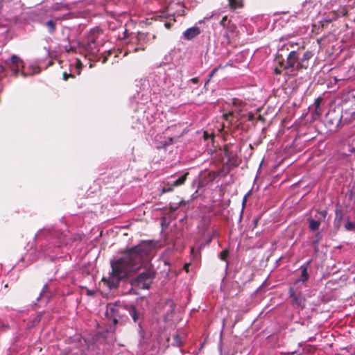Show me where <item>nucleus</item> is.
<instances>
[{"mask_svg":"<svg viewBox=\"0 0 355 355\" xmlns=\"http://www.w3.org/2000/svg\"><path fill=\"white\" fill-rule=\"evenodd\" d=\"M155 248L153 241H143L128 249L121 257L111 262L112 271L107 278L103 277V281L110 288L117 287L122 279L141 268Z\"/></svg>","mask_w":355,"mask_h":355,"instance_id":"nucleus-1","label":"nucleus"},{"mask_svg":"<svg viewBox=\"0 0 355 355\" xmlns=\"http://www.w3.org/2000/svg\"><path fill=\"white\" fill-rule=\"evenodd\" d=\"M69 232H59L51 228H44L35 235V239L41 243L42 254L54 260L60 257L64 249L67 247L71 240L75 241L78 237L76 235L73 238L69 237Z\"/></svg>","mask_w":355,"mask_h":355,"instance_id":"nucleus-2","label":"nucleus"},{"mask_svg":"<svg viewBox=\"0 0 355 355\" xmlns=\"http://www.w3.org/2000/svg\"><path fill=\"white\" fill-rule=\"evenodd\" d=\"M155 275L154 270L148 268L133 278L131 280V284L141 289H148L155 277Z\"/></svg>","mask_w":355,"mask_h":355,"instance_id":"nucleus-3","label":"nucleus"},{"mask_svg":"<svg viewBox=\"0 0 355 355\" xmlns=\"http://www.w3.org/2000/svg\"><path fill=\"white\" fill-rule=\"evenodd\" d=\"M176 128V125H173L171 127H168L164 132H163V135H157L155 137V140L157 141V147L158 148H164L171 145L175 139H178L180 137V135L176 134H171L169 135V132L173 131Z\"/></svg>","mask_w":355,"mask_h":355,"instance_id":"nucleus-4","label":"nucleus"},{"mask_svg":"<svg viewBox=\"0 0 355 355\" xmlns=\"http://www.w3.org/2000/svg\"><path fill=\"white\" fill-rule=\"evenodd\" d=\"M300 51H291L286 60V64H284V69L290 76H295L301 69L297 68V63L299 61Z\"/></svg>","mask_w":355,"mask_h":355,"instance_id":"nucleus-5","label":"nucleus"},{"mask_svg":"<svg viewBox=\"0 0 355 355\" xmlns=\"http://www.w3.org/2000/svg\"><path fill=\"white\" fill-rule=\"evenodd\" d=\"M350 0H334L335 2L338 1L340 8L336 10H332L327 16L324 18V21L331 22L337 19L340 16H345L347 14V6H349Z\"/></svg>","mask_w":355,"mask_h":355,"instance_id":"nucleus-6","label":"nucleus"},{"mask_svg":"<svg viewBox=\"0 0 355 355\" xmlns=\"http://www.w3.org/2000/svg\"><path fill=\"white\" fill-rule=\"evenodd\" d=\"M327 214V212L326 210H322L318 211L315 214L314 218H308L309 230L312 232L318 230L321 223L324 221Z\"/></svg>","mask_w":355,"mask_h":355,"instance_id":"nucleus-7","label":"nucleus"},{"mask_svg":"<svg viewBox=\"0 0 355 355\" xmlns=\"http://www.w3.org/2000/svg\"><path fill=\"white\" fill-rule=\"evenodd\" d=\"M5 65L13 74L17 75L24 67V62L19 57L14 55L5 61Z\"/></svg>","mask_w":355,"mask_h":355,"instance_id":"nucleus-8","label":"nucleus"},{"mask_svg":"<svg viewBox=\"0 0 355 355\" xmlns=\"http://www.w3.org/2000/svg\"><path fill=\"white\" fill-rule=\"evenodd\" d=\"M144 35L141 33H139L137 35L132 37V44L128 45V51L129 52H137L139 50H144V44L141 42V40H144Z\"/></svg>","mask_w":355,"mask_h":355,"instance_id":"nucleus-9","label":"nucleus"},{"mask_svg":"<svg viewBox=\"0 0 355 355\" xmlns=\"http://www.w3.org/2000/svg\"><path fill=\"white\" fill-rule=\"evenodd\" d=\"M187 175L188 173H185L184 174L179 177L177 180L168 182L162 187V193H164L172 191L174 187L182 185L187 179Z\"/></svg>","mask_w":355,"mask_h":355,"instance_id":"nucleus-10","label":"nucleus"},{"mask_svg":"<svg viewBox=\"0 0 355 355\" xmlns=\"http://www.w3.org/2000/svg\"><path fill=\"white\" fill-rule=\"evenodd\" d=\"M290 297H292V303L299 307L304 308L306 300L301 293H296L293 287L289 289Z\"/></svg>","mask_w":355,"mask_h":355,"instance_id":"nucleus-11","label":"nucleus"},{"mask_svg":"<svg viewBox=\"0 0 355 355\" xmlns=\"http://www.w3.org/2000/svg\"><path fill=\"white\" fill-rule=\"evenodd\" d=\"M313 53L312 51H307L300 57L299 55V61L297 63V68L298 69H307L309 66V60L313 57Z\"/></svg>","mask_w":355,"mask_h":355,"instance_id":"nucleus-12","label":"nucleus"},{"mask_svg":"<svg viewBox=\"0 0 355 355\" xmlns=\"http://www.w3.org/2000/svg\"><path fill=\"white\" fill-rule=\"evenodd\" d=\"M186 339V334L184 330H178L175 334L173 335V345L180 347L181 346Z\"/></svg>","mask_w":355,"mask_h":355,"instance_id":"nucleus-13","label":"nucleus"},{"mask_svg":"<svg viewBox=\"0 0 355 355\" xmlns=\"http://www.w3.org/2000/svg\"><path fill=\"white\" fill-rule=\"evenodd\" d=\"M200 33V28L197 27V26H193V27L187 28L183 33V38L187 40H191L195 38L196 36H198Z\"/></svg>","mask_w":355,"mask_h":355,"instance_id":"nucleus-14","label":"nucleus"},{"mask_svg":"<svg viewBox=\"0 0 355 355\" xmlns=\"http://www.w3.org/2000/svg\"><path fill=\"white\" fill-rule=\"evenodd\" d=\"M121 306L118 304H108L107 307V314L113 318L114 322H116L117 317H119V311Z\"/></svg>","mask_w":355,"mask_h":355,"instance_id":"nucleus-15","label":"nucleus"},{"mask_svg":"<svg viewBox=\"0 0 355 355\" xmlns=\"http://www.w3.org/2000/svg\"><path fill=\"white\" fill-rule=\"evenodd\" d=\"M124 309L126 310L132 317L135 322H137L141 315V313L138 311L133 305H125Z\"/></svg>","mask_w":355,"mask_h":355,"instance_id":"nucleus-16","label":"nucleus"},{"mask_svg":"<svg viewBox=\"0 0 355 355\" xmlns=\"http://www.w3.org/2000/svg\"><path fill=\"white\" fill-rule=\"evenodd\" d=\"M236 29V27L234 24L229 25L227 28H225V32L223 33V36L225 38V40L223 41L222 42L225 44H230L231 43V35L230 33H233L235 30Z\"/></svg>","mask_w":355,"mask_h":355,"instance_id":"nucleus-17","label":"nucleus"},{"mask_svg":"<svg viewBox=\"0 0 355 355\" xmlns=\"http://www.w3.org/2000/svg\"><path fill=\"white\" fill-rule=\"evenodd\" d=\"M316 3L313 0H306L302 4V12L304 15L310 14L314 9Z\"/></svg>","mask_w":355,"mask_h":355,"instance_id":"nucleus-18","label":"nucleus"},{"mask_svg":"<svg viewBox=\"0 0 355 355\" xmlns=\"http://www.w3.org/2000/svg\"><path fill=\"white\" fill-rule=\"evenodd\" d=\"M85 49L87 52L92 55H96L99 51L96 46V42L94 38L91 39V40L87 43Z\"/></svg>","mask_w":355,"mask_h":355,"instance_id":"nucleus-19","label":"nucleus"},{"mask_svg":"<svg viewBox=\"0 0 355 355\" xmlns=\"http://www.w3.org/2000/svg\"><path fill=\"white\" fill-rule=\"evenodd\" d=\"M307 265H302L300 267L301 270V277L296 280V284L299 283L300 282H302V283L306 282L309 279V275L307 272Z\"/></svg>","mask_w":355,"mask_h":355,"instance_id":"nucleus-20","label":"nucleus"},{"mask_svg":"<svg viewBox=\"0 0 355 355\" xmlns=\"http://www.w3.org/2000/svg\"><path fill=\"white\" fill-rule=\"evenodd\" d=\"M322 101V98L321 97H318L314 103L315 105V110L313 112V114L317 117H320L322 115V110H320V104Z\"/></svg>","mask_w":355,"mask_h":355,"instance_id":"nucleus-21","label":"nucleus"},{"mask_svg":"<svg viewBox=\"0 0 355 355\" xmlns=\"http://www.w3.org/2000/svg\"><path fill=\"white\" fill-rule=\"evenodd\" d=\"M228 3L232 9H236L243 7V0H228Z\"/></svg>","mask_w":355,"mask_h":355,"instance_id":"nucleus-22","label":"nucleus"},{"mask_svg":"<svg viewBox=\"0 0 355 355\" xmlns=\"http://www.w3.org/2000/svg\"><path fill=\"white\" fill-rule=\"evenodd\" d=\"M55 24H56V22L52 19L49 20L48 21L46 22V26H47L49 33L50 34H53L55 32Z\"/></svg>","mask_w":355,"mask_h":355,"instance_id":"nucleus-23","label":"nucleus"},{"mask_svg":"<svg viewBox=\"0 0 355 355\" xmlns=\"http://www.w3.org/2000/svg\"><path fill=\"white\" fill-rule=\"evenodd\" d=\"M320 239H321V234H320V232H318L315 234V239L314 241H313V243H312L315 251H317L318 250V243H319Z\"/></svg>","mask_w":355,"mask_h":355,"instance_id":"nucleus-24","label":"nucleus"},{"mask_svg":"<svg viewBox=\"0 0 355 355\" xmlns=\"http://www.w3.org/2000/svg\"><path fill=\"white\" fill-rule=\"evenodd\" d=\"M345 227L348 231H355V223L347 220L345 225Z\"/></svg>","mask_w":355,"mask_h":355,"instance_id":"nucleus-25","label":"nucleus"},{"mask_svg":"<svg viewBox=\"0 0 355 355\" xmlns=\"http://www.w3.org/2000/svg\"><path fill=\"white\" fill-rule=\"evenodd\" d=\"M182 204H184V201H180V202L175 204V203H173V204H170V211L171 212H173L175 211H176L178 207L182 205Z\"/></svg>","mask_w":355,"mask_h":355,"instance_id":"nucleus-26","label":"nucleus"},{"mask_svg":"<svg viewBox=\"0 0 355 355\" xmlns=\"http://www.w3.org/2000/svg\"><path fill=\"white\" fill-rule=\"evenodd\" d=\"M348 151L355 153V137H353L348 145Z\"/></svg>","mask_w":355,"mask_h":355,"instance_id":"nucleus-27","label":"nucleus"},{"mask_svg":"<svg viewBox=\"0 0 355 355\" xmlns=\"http://www.w3.org/2000/svg\"><path fill=\"white\" fill-rule=\"evenodd\" d=\"M224 67L222 66L221 64H220L218 67H215L214 69H212V71L210 72L209 75V79L207 80V81L206 82V83H207L210 79L216 74V73L218 71V70L220 69V68H223Z\"/></svg>","mask_w":355,"mask_h":355,"instance_id":"nucleus-28","label":"nucleus"},{"mask_svg":"<svg viewBox=\"0 0 355 355\" xmlns=\"http://www.w3.org/2000/svg\"><path fill=\"white\" fill-rule=\"evenodd\" d=\"M219 17H220L219 14L214 12L211 15H207L206 17H205L204 21H208L212 18L218 20V19H219Z\"/></svg>","mask_w":355,"mask_h":355,"instance_id":"nucleus-29","label":"nucleus"},{"mask_svg":"<svg viewBox=\"0 0 355 355\" xmlns=\"http://www.w3.org/2000/svg\"><path fill=\"white\" fill-rule=\"evenodd\" d=\"M227 21V17L223 16L222 19L220 20V24L225 29L230 24H227L226 21ZM228 24H230V21H228Z\"/></svg>","mask_w":355,"mask_h":355,"instance_id":"nucleus-30","label":"nucleus"},{"mask_svg":"<svg viewBox=\"0 0 355 355\" xmlns=\"http://www.w3.org/2000/svg\"><path fill=\"white\" fill-rule=\"evenodd\" d=\"M76 68L78 69V74H80V69L82 67V63L80 62V61L79 60H77L76 62Z\"/></svg>","mask_w":355,"mask_h":355,"instance_id":"nucleus-31","label":"nucleus"},{"mask_svg":"<svg viewBox=\"0 0 355 355\" xmlns=\"http://www.w3.org/2000/svg\"><path fill=\"white\" fill-rule=\"evenodd\" d=\"M227 256V251H222L221 253H220V259L222 260H225L226 257Z\"/></svg>","mask_w":355,"mask_h":355,"instance_id":"nucleus-32","label":"nucleus"},{"mask_svg":"<svg viewBox=\"0 0 355 355\" xmlns=\"http://www.w3.org/2000/svg\"><path fill=\"white\" fill-rule=\"evenodd\" d=\"M69 76L74 77V76H73V75H72V74H71V73H70V74H68V73H66V72H64V73H63V79H64V80H67Z\"/></svg>","mask_w":355,"mask_h":355,"instance_id":"nucleus-33","label":"nucleus"},{"mask_svg":"<svg viewBox=\"0 0 355 355\" xmlns=\"http://www.w3.org/2000/svg\"><path fill=\"white\" fill-rule=\"evenodd\" d=\"M94 293H95L94 291H91V290H89V289L87 290V294L89 296H92V295H94Z\"/></svg>","mask_w":355,"mask_h":355,"instance_id":"nucleus-34","label":"nucleus"},{"mask_svg":"<svg viewBox=\"0 0 355 355\" xmlns=\"http://www.w3.org/2000/svg\"><path fill=\"white\" fill-rule=\"evenodd\" d=\"M275 74H280L282 73V69L276 67L274 70Z\"/></svg>","mask_w":355,"mask_h":355,"instance_id":"nucleus-35","label":"nucleus"},{"mask_svg":"<svg viewBox=\"0 0 355 355\" xmlns=\"http://www.w3.org/2000/svg\"><path fill=\"white\" fill-rule=\"evenodd\" d=\"M210 135H209V133L207 132H204V137L205 139H208L209 138Z\"/></svg>","mask_w":355,"mask_h":355,"instance_id":"nucleus-36","label":"nucleus"},{"mask_svg":"<svg viewBox=\"0 0 355 355\" xmlns=\"http://www.w3.org/2000/svg\"><path fill=\"white\" fill-rule=\"evenodd\" d=\"M65 50L67 51H73V48L71 46H69H69H65Z\"/></svg>","mask_w":355,"mask_h":355,"instance_id":"nucleus-37","label":"nucleus"},{"mask_svg":"<svg viewBox=\"0 0 355 355\" xmlns=\"http://www.w3.org/2000/svg\"><path fill=\"white\" fill-rule=\"evenodd\" d=\"M232 114H233V113H232V112H228V113H227V114H225V117L227 119H229V116H232Z\"/></svg>","mask_w":355,"mask_h":355,"instance_id":"nucleus-38","label":"nucleus"},{"mask_svg":"<svg viewBox=\"0 0 355 355\" xmlns=\"http://www.w3.org/2000/svg\"><path fill=\"white\" fill-rule=\"evenodd\" d=\"M191 80H192V82H193L195 83H198V78H193L191 79Z\"/></svg>","mask_w":355,"mask_h":355,"instance_id":"nucleus-39","label":"nucleus"},{"mask_svg":"<svg viewBox=\"0 0 355 355\" xmlns=\"http://www.w3.org/2000/svg\"><path fill=\"white\" fill-rule=\"evenodd\" d=\"M246 198H247V196H245L243 200V205H244L246 202Z\"/></svg>","mask_w":355,"mask_h":355,"instance_id":"nucleus-40","label":"nucleus"},{"mask_svg":"<svg viewBox=\"0 0 355 355\" xmlns=\"http://www.w3.org/2000/svg\"><path fill=\"white\" fill-rule=\"evenodd\" d=\"M188 267H189V264H185L184 266V269L188 271Z\"/></svg>","mask_w":355,"mask_h":355,"instance_id":"nucleus-41","label":"nucleus"},{"mask_svg":"<svg viewBox=\"0 0 355 355\" xmlns=\"http://www.w3.org/2000/svg\"><path fill=\"white\" fill-rule=\"evenodd\" d=\"M21 76H22L23 77H26V73H24V71H21Z\"/></svg>","mask_w":355,"mask_h":355,"instance_id":"nucleus-42","label":"nucleus"},{"mask_svg":"<svg viewBox=\"0 0 355 355\" xmlns=\"http://www.w3.org/2000/svg\"><path fill=\"white\" fill-rule=\"evenodd\" d=\"M241 110H241V108H236V109H235V111H236V112H241Z\"/></svg>","mask_w":355,"mask_h":355,"instance_id":"nucleus-43","label":"nucleus"},{"mask_svg":"<svg viewBox=\"0 0 355 355\" xmlns=\"http://www.w3.org/2000/svg\"><path fill=\"white\" fill-rule=\"evenodd\" d=\"M25 259H26V257H23L21 260H20V262L21 261H25Z\"/></svg>","mask_w":355,"mask_h":355,"instance_id":"nucleus-44","label":"nucleus"},{"mask_svg":"<svg viewBox=\"0 0 355 355\" xmlns=\"http://www.w3.org/2000/svg\"><path fill=\"white\" fill-rule=\"evenodd\" d=\"M257 220H254V225L256 226L257 225Z\"/></svg>","mask_w":355,"mask_h":355,"instance_id":"nucleus-45","label":"nucleus"},{"mask_svg":"<svg viewBox=\"0 0 355 355\" xmlns=\"http://www.w3.org/2000/svg\"><path fill=\"white\" fill-rule=\"evenodd\" d=\"M106 60H107V58H106V57H105V58H103V63H104V62H105Z\"/></svg>","mask_w":355,"mask_h":355,"instance_id":"nucleus-46","label":"nucleus"},{"mask_svg":"<svg viewBox=\"0 0 355 355\" xmlns=\"http://www.w3.org/2000/svg\"><path fill=\"white\" fill-rule=\"evenodd\" d=\"M191 251V253H194V248H192Z\"/></svg>","mask_w":355,"mask_h":355,"instance_id":"nucleus-47","label":"nucleus"},{"mask_svg":"<svg viewBox=\"0 0 355 355\" xmlns=\"http://www.w3.org/2000/svg\"><path fill=\"white\" fill-rule=\"evenodd\" d=\"M37 72H39V70L35 71L33 72V73H37Z\"/></svg>","mask_w":355,"mask_h":355,"instance_id":"nucleus-48","label":"nucleus"},{"mask_svg":"<svg viewBox=\"0 0 355 355\" xmlns=\"http://www.w3.org/2000/svg\"><path fill=\"white\" fill-rule=\"evenodd\" d=\"M170 94H168L167 92H165V95L168 96Z\"/></svg>","mask_w":355,"mask_h":355,"instance_id":"nucleus-49","label":"nucleus"},{"mask_svg":"<svg viewBox=\"0 0 355 355\" xmlns=\"http://www.w3.org/2000/svg\"><path fill=\"white\" fill-rule=\"evenodd\" d=\"M108 53H109V55H110V54L112 53V51H108Z\"/></svg>","mask_w":355,"mask_h":355,"instance_id":"nucleus-50","label":"nucleus"},{"mask_svg":"<svg viewBox=\"0 0 355 355\" xmlns=\"http://www.w3.org/2000/svg\"><path fill=\"white\" fill-rule=\"evenodd\" d=\"M173 92V89H171L170 90V94H171Z\"/></svg>","mask_w":355,"mask_h":355,"instance_id":"nucleus-51","label":"nucleus"},{"mask_svg":"<svg viewBox=\"0 0 355 355\" xmlns=\"http://www.w3.org/2000/svg\"><path fill=\"white\" fill-rule=\"evenodd\" d=\"M46 287H47V286H46V285H44V288H46Z\"/></svg>","mask_w":355,"mask_h":355,"instance_id":"nucleus-52","label":"nucleus"},{"mask_svg":"<svg viewBox=\"0 0 355 355\" xmlns=\"http://www.w3.org/2000/svg\"><path fill=\"white\" fill-rule=\"evenodd\" d=\"M352 355H355V352H354V354H352Z\"/></svg>","mask_w":355,"mask_h":355,"instance_id":"nucleus-53","label":"nucleus"}]
</instances>
